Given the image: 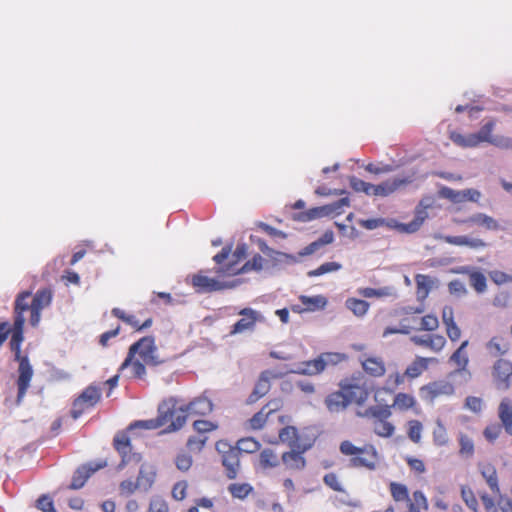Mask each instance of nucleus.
Wrapping results in <instances>:
<instances>
[{
  "instance_id": "nucleus-38",
  "label": "nucleus",
  "mask_w": 512,
  "mask_h": 512,
  "mask_svg": "<svg viewBox=\"0 0 512 512\" xmlns=\"http://www.w3.org/2000/svg\"><path fill=\"white\" fill-rule=\"evenodd\" d=\"M423 432V424L417 419H411L406 423V433L410 441L415 444L421 442Z\"/></svg>"
},
{
  "instance_id": "nucleus-37",
  "label": "nucleus",
  "mask_w": 512,
  "mask_h": 512,
  "mask_svg": "<svg viewBox=\"0 0 512 512\" xmlns=\"http://www.w3.org/2000/svg\"><path fill=\"white\" fill-rule=\"evenodd\" d=\"M417 404V401L414 396L400 392L395 395L392 407H395L401 411H407L409 409H413Z\"/></svg>"
},
{
  "instance_id": "nucleus-45",
  "label": "nucleus",
  "mask_w": 512,
  "mask_h": 512,
  "mask_svg": "<svg viewBox=\"0 0 512 512\" xmlns=\"http://www.w3.org/2000/svg\"><path fill=\"white\" fill-rule=\"evenodd\" d=\"M459 442V454L463 457L470 458L474 454V442L473 440L464 433H460L458 437Z\"/></svg>"
},
{
  "instance_id": "nucleus-10",
  "label": "nucleus",
  "mask_w": 512,
  "mask_h": 512,
  "mask_svg": "<svg viewBox=\"0 0 512 512\" xmlns=\"http://www.w3.org/2000/svg\"><path fill=\"white\" fill-rule=\"evenodd\" d=\"M216 449L221 453V463L225 468L226 477L231 480L235 479L240 469V449L225 442H218Z\"/></svg>"
},
{
  "instance_id": "nucleus-6",
  "label": "nucleus",
  "mask_w": 512,
  "mask_h": 512,
  "mask_svg": "<svg viewBox=\"0 0 512 512\" xmlns=\"http://www.w3.org/2000/svg\"><path fill=\"white\" fill-rule=\"evenodd\" d=\"M157 412L161 419L160 424L167 425V432L178 431L186 424L187 413L184 405L178 406V400L175 397L161 401Z\"/></svg>"
},
{
  "instance_id": "nucleus-12",
  "label": "nucleus",
  "mask_w": 512,
  "mask_h": 512,
  "mask_svg": "<svg viewBox=\"0 0 512 512\" xmlns=\"http://www.w3.org/2000/svg\"><path fill=\"white\" fill-rule=\"evenodd\" d=\"M349 205V199L347 197H344L331 204L311 208L308 211L302 213L299 219L302 221H311L313 219L320 218L323 216L339 215L342 213V208L348 207Z\"/></svg>"
},
{
  "instance_id": "nucleus-8",
  "label": "nucleus",
  "mask_w": 512,
  "mask_h": 512,
  "mask_svg": "<svg viewBox=\"0 0 512 512\" xmlns=\"http://www.w3.org/2000/svg\"><path fill=\"white\" fill-rule=\"evenodd\" d=\"M496 122L494 120H489L482 125L480 130L477 133H471L468 135H463L458 132H451L450 139L451 141L462 147V148H473L477 147L483 142L493 144V139L496 136L493 135V131L495 128Z\"/></svg>"
},
{
  "instance_id": "nucleus-23",
  "label": "nucleus",
  "mask_w": 512,
  "mask_h": 512,
  "mask_svg": "<svg viewBox=\"0 0 512 512\" xmlns=\"http://www.w3.org/2000/svg\"><path fill=\"white\" fill-rule=\"evenodd\" d=\"M106 466V462L98 463V464H88L83 465L78 468L73 474L71 483L69 485L70 489L77 490L84 486L88 478L95 473L97 470Z\"/></svg>"
},
{
  "instance_id": "nucleus-36",
  "label": "nucleus",
  "mask_w": 512,
  "mask_h": 512,
  "mask_svg": "<svg viewBox=\"0 0 512 512\" xmlns=\"http://www.w3.org/2000/svg\"><path fill=\"white\" fill-rule=\"evenodd\" d=\"M487 349L492 356L498 357L506 354L510 347L505 339L495 336L487 343Z\"/></svg>"
},
{
  "instance_id": "nucleus-61",
  "label": "nucleus",
  "mask_w": 512,
  "mask_h": 512,
  "mask_svg": "<svg viewBox=\"0 0 512 512\" xmlns=\"http://www.w3.org/2000/svg\"><path fill=\"white\" fill-rule=\"evenodd\" d=\"M359 295L365 297V298H381L386 297L390 295V291L388 288H380L375 289L371 287L361 288L358 290Z\"/></svg>"
},
{
  "instance_id": "nucleus-25",
  "label": "nucleus",
  "mask_w": 512,
  "mask_h": 512,
  "mask_svg": "<svg viewBox=\"0 0 512 512\" xmlns=\"http://www.w3.org/2000/svg\"><path fill=\"white\" fill-rule=\"evenodd\" d=\"M412 341L415 345L430 349L435 353L440 352L447 343L445 337L440 334H426L414 336L412 338Z\"/></svg>"
},
{
  "instance_id": "nucleus-47",
  "label": "nucleus",
  "mask_w": 512,
  "mask_h": 512,
  "mask_svg": "<svg viewBox=\"0 0 512 512\" xmlns=\"http://www.w3.org/2000/svg\"><path fill=\"white\" fill-rule=\"evenodd\" d=\"M350 187L355 192L364 193L367 196H373L372 192L374 189V184L365 182L364 180L357 178L356 176H352L349 178Z\"/></svg>"
},
{
  "instance_id": "nucleus-31",
  "label": "nucleus",
  "mask_w": 512,
  "mask_h": 512,
  "mask_svg": "<svg viewBox=\"0 0 512 512\" xmlns=\"http://www.w3.org/2000/svg\"><path fill=\"white\" fill-rule=\"evenodd\" d=\"M498 417L502 423L505 432L512 436V401L504 398L498 407Z\"/></svg>"
},
{
  "instance_id": "nucleus-5",
  "label": "nucleus",
  "mask_w": 512,
  "mask_h": 512,
  "mask_svg": "<svg viewBox=\"0 0 512 512\" xmlns=\"http://www.w3.org/2000/svg\"><path fill=\"white\" fill-rule=\"evenodd\" d=\"M359 416L371 421L373 432L381 438H390L395 433V425L389 420L392 416V406L373 405L359 412Z\"/></svg>"
},
{
  "instance_id": "nucleus-22",
  "label": "nucleus",
  "mask_w": 512,
  "mask_h": 512,
  "mask_svg": "<svg viewBox=\"0 0 512 512\" xmlns=\"http://www.w3.org/2000/svg\"><path fill=\"white\" fill-rule=\"evenodd\" d=\"M309 449V446L291 449L282 454L281 460L289 470H303L306 466V460L303 454Z\"/></svg>"
},
{
  "instance_id": "nucleus-44",
  "label": "nucleus",
  "mask_w": 512,
  "mask_h": 512,
  "mask_svg": "<svg viewBox=\"0 0 512 512\" xmlns=\"http://www.w3.org/2000/svg\"><path fill=\"white\" fill-rule=\"evenodd\" d=\"M389 489L392 498L396 502L409 501V491L406 485L397 482H391L389 485Z\"/></svg>"
},
{
  "instance_id": "nucleus-40",
  "label": "nucleus",
  "mask_w": 512,
  "mask_h": 512,
  "mask_svg": "<svg viewBox=\"0 0 512 512\" xmlns=\"http://www.w3.org/2000/svg\"><path fill=\"white\" fill-rule=\"evenodd\" d=\"M227 490L233 498L244 500L254 489L249 483H231Z\"/></svg>"
},
{
  "instance_id": "nucleus-14",
  "label": "nucleus",
  "mask_w": 512,
  "mask_h": 512,
  "mask_svg": "<svg viewBox=\"0 0 512 512\" xmlns=\"http://www.w3.org/2000/svg\"><path fill=\"white\" fill-rule=\"evenodd\" d=\"M238 315H240L241 318L231 326L229 332V335L231 336L241 334L246 331H253L256 323L263 321V316L260 312L252 308H243L238 312Z\"/></svg>"
},
{
  "instance_id": "nucleus-42",
  "label": "nucleus",
  "mask_w": 512,
  "mask_h": 512,
  "mask_svg": "<svg viewBox=\"0 0 512 512\" xmlns=\"http://www.w3.org/2000/svg\"><path fill=\"white\" fill-rule=\"evenodd\" d=\"M299 300L306 309V311H314L319 308H324L327 303L325 297L320 295L313 297L301 295L299 297Z\"/></svg>"
},
{
  "instance_id": "nucleus-29",
  "label": "nucleus",
  "mask_w": 512,
  "mask_h": 512,
  "mask_svg": "<svg viewBox=\"0 0 512 512\" xmlns=\"http://www.w3.org/2000/svg\"><path fill=\"white\" fill-rule=\"evenodd\" d=\"M437 362L436 358L430 357H416L415 360L406 368L404 376L410 379L419 377L425 370L428 369L430 363Z\"/></svg>"
},
{
  "instance_id": "nucleus-50",
  "label": "nucleus",
  "mask_w": 512,
  "mask_h": 512,
  "mask_svg": "<svg viewBox=\"0 0 512 512\" xmlns=\"http://www.w3.org/2000/svg\"><path fill=\"white\" fill-rule=\"evenodd\" d=\"M259 461L264 469L274 468L279 464L277 455L271 449H264L260 453Z\"/></svg>"
},
{
  "instance_id": "nucleus-46",
  "label": "nucleus",
  "mask_w": 512,
  "mask_h": 512,
  "mask_svg": "<svg viewBox=\"0 0 512 512\" xmlns=\"http://www.w3.org/2000/svg\"><path fill=\"white\" fill-rule=\"evenodd\" d=\"M432 438L433 443L438 447L445 446L448 443L447 430L440 420L436 422V426L432 432Z\"/></svg>"
},
{
  "instance_id": "nucleus-15",
  "label": "nucleus",
  "mask_w": 512,
  "mask_h": 512,
  "mask_svg": "<svg viewBox=\"0 0 512 512\" xmlns=\"http://www.w3.org/2000/svg\"><path fill=\"white\" fill-rule=\"evenodd\" d=\"M246 256L247 246L245 244H239L233 253H231V246L223 247L222 250L213 257V260L219 267L232 264L235 265V267H239V262L245 259Z\"/></svg>"
},
{
  "instance_id": "nucleus-1",
  "label": "nucleus",
  "mask_w": 512,
  "mask_h": 512,
  "mask_svg": "<svg viewBox=\"0 0 512 512\" xmlns=\"http://www.w3.org/2000/svg\"><path fill=\"white\" fill-rule=\"evenodd\" d=\"M52 297L53 294L50 288L38 290L33 297L29 291H23L17 295L14 303L15 318L13 329L10 332L12 333L10 340L22 344L24 340V312L30 311V324L37 327L41 320V312L51 304Z\"/></svg>"
},
{
  "instance_id": "nucleus-9",
  "label": "nucleus",
  "mask_w": 512,
  "mask_h": 512,
  "mask_svg": "<svg viewBox=\"0 0 512 512\" xmlns=\"http://www.w3.org/2000/svg\"><path fill=\"white\" fill-rule=\"evenodd\" d=\"M101 400V390L94 385L87 386L73 401L70 414L73 419H78L82 414L94 408Z\"/></svg>"
},
{
  "instance_id": "nucleus-21",
  "label": "nucleus",
  "mask_w": 512,
  "mask_h": 512,
  "mask_svg": "<svg viewBox=\"0 0 512 512\" xmlns=\"http://www.w3.org/2000/svg\"><path fill=\"white\" fill-rule=\"evenodd\" d=\"M191 284L198 293H210L214 291L223 290L228 287L227 284L218 281L215 278H210L202 273L192 276Z\"/></svg>"
},
{
  "instance_id": "nucleus-34",
  "label": "nucleus",
  "mask_w": 512,
  "mask_h": 512,
  "mask_svg": "<svg viewBox=\"0 0 512 512\" xmlns=\"http://www.w3.org/2000/svg\"><path fill=\"white\" fill-rule=\"evenodd\" d=\"M479 470L492 493L500 494L496 468L490 463H481Z\"/></svg>"
},
{
  "instance_id": "nucleus-64",
  "label": "nucleus",
  "mask_w": 512,
  "mask_h": 512,
  "mask_svg": "<svg viewBox=\"0 0 512 512\" xmlns=\"http://www.w3.org/2000/svg\"><path fill=\"white\" fill-rule=\"evenodd\" d=\"M489 276L491 280L497 285L512 283V275L501 270L491 271Z\"/></svg>"
},
{
  "instance_id": "nucleus-52",
  "label": "nucleus",
  "mask_w": 512,
  "mask_h": 512,
  "mask_svg": "<svg viewBox=\"0 0 512 512\" xmlns=\"http://www.w3.org/2000/svg\"><path fill=\"white\" fill-rule=\"evenodd\" d=\"M325 363L319 356L316 359L303 362V373L309 375H316L324 371Z\"/></svg>"
},
{
  "instance_id": "nucleus-17",
  "label": "nucleus",
  "mask_w": 512,
  "mask_h": 512,
  "mask_svg": "<svg viewBox=\"0 0 512 512\" xmlns=\"http://www.w3.org/2000/svg\"><path fill=\"white\" fill-rule=\"evenodd\" d=\"M113 445L122 458L118 466V469H122L126 464H128L131 461H135L136 464L140 463L141 456L140 454L132 453L131 441L126 434L115 436L113 440Z\"/></svg>"
},
{
  "instance_id": "nucleus-60",
  "label": "nucleus",
  "mask_w": 512,
  "mask_h": 512,
  "mask_svg": "<svg viewBox=\"0 0 512 512\" xmlns=\"http://www.w3.org/2000/svg\"><path fill=\"white\" fill-rule=\"evenodd\" d=\"M323 482L327 487L335 492L343 493L345 491L338 475L334 472L325 474L323 477Z\"/></svg>"
},
{
  "instance_id": "nucleus-56",
  "label": "nucleus",
  "mask_w": 512,
  "mask_h": 512,
  "mask_svg": "<svg viewBox=\"0 0 512 512\" xmlns=\"http://www.w3.org/2000/svg\"><path fill=\"white\" fill-rule=\"evenodd\" d=\"M146 512H170L168 502L161 496H153Z\"/></svg>"
},
{
  "instance_id": "nucleus-30",
  "label": "nucleus",
  "mask_w": 512,
  "mask_h": 512,
  "mask_svg": "<svg viewBox=\"0 0 512 512\" xmlns=\"http://www.w3.org/2000/svg\"><path fill=\"white\" fill-rule=\"evenodd\" d=\"M111 312L115 317L130 325L136 331H142L144 329L150 328L153 323L151 317L147 318L143 323H140L139 320L136 319V316L127 314L120 308H113Z\"/></svg>"
},
{
  "instance_id": "nucleus-2",
  "label": "nucleus",
  "mask_w": 512,
  "mask_h": 512,
  "mask_svg": "<svg viewBox=\"0 0 512 512\" xmlns=\"http://www.w3.org/2000/svg\"><path fill=\"white\" fill-rule=\"evenodd\" d=\"M157 350L153 336L142 337L129 347L127 356L119 367V372L129 368L132 378L145 379V365L157 366L163 362L159 359Z\"/></svg>"
},
{
  "instance_id": "nucleus-18",
  "label": "nucleus",
  "mask_w": 512,
  "mask_h": 512,
  "mask_svg": "<svg viewBox=\"0 0 512 512\" xmlns=\"http://www.w3.org/2000/svg\"><path fill=\"white\" fill-rule=\"evenodd\" d=\"M363 371L372 378L383 377L386 373V364L382 357L363 354L358 358Z\"/></svg>"
},
{
  "instance_id": "nucleus-27",
  "label": "nucleus",
  "mask_w": 512,
  "mask_h": 512,
  "mask_svg": "<svg viewBox=\"0 0 512 512\" xmlns=\"http://www.w3.org/2000/svg\"><path fill=\"white\" fill-rule=\"evenodd\" d=\"M187 417L189 415L205 416L213 411L214 405L212 401L205 395L194 398L187 404H184Z\"/></svg>"
},
{
  "instance_id": "nucleus-13",
  "label": "nucleus",
  "mask_w": 512,
  "mask_h": 512,
  "mask_svg": "<svg viewBox=\"0 0 512 512\" xmlns=\"http://www.w3.org/2000/svg\"><path fill=\"white\" fill-rule=\"evenodd\" d=\"M491 375L498 390H508L512 378V362L503 358L498 359L492 367Z\"/></svg>"
},
{
  "instance_id": "nucleus-28",
  "label": "nucleus",
  "mask_w": 512,
  "mask_h": 512,
  "mask_svg": "<svg viewBox=\"0 0 512 512\" xmlns=\"http://www.w3.org/2000/svg\"><path fill=\"white\" fill-rule=\"evenodd\" d=\"M278 437L280 442L287 444L291 449L307 446L302 443L298 430L294 426L283 427L279 431Z\"/></svg>"
},
{
  "instance_id": "nucleus-19",
  "label": "nucleus",
  "mask_w": 512,
  "mask_h": 512,
  "mask_svg": "<svg viewBox=\"0 0 512 512\" xmlns=\"http://www.w3.org/2000/svg\"><path fill=\"white\" fill-rule=\"evenodd\" d=\"M280 404L277 400L269 401L257 413H255L245 423L246 427L250 430H260L264 427L269 416L279 410Z\"/></svg>"
},
{
  "instance_id": "nucleus-3",
  "label": "nucleus",
  "mask_w": 512,
  "mask_h": 512,
  "mask_svg": "<svg viewBox=\"0 0 512 512\" xmlns=\"http://www.w3.org/2000/svg\"><path fill=\"white\" fill-rule=\"evenodd\" d=\"M339 386V391L332 392L325 398V405L331 413L345 410L352 402L362 404L367 399V391L356 383L344 380Z\"/></svg>"
},
{
  "instance_id": "nucleus-35",
  "label": "nucleus",
  "mask_w": 512,
  "mask_h": 512,
  "mask_svg": "<svg viewBox=\"0 0 512 512\" xmlns=\"http://www.w3.org/2000/svg\"><path fill=\"white\" fill-rule=\"evenodd\" d=\"M472 225H477L490 231H497L500 225L496 219L484 213H476L471 216Z\"/></svg>"
},
{
  "instance_id": "nucleus-48",
  "label": "nucleus",
  "mask_w": 512,
  "mask_h": 512,
  "mask_svg": "<svg viewBox=\"0 0 512 512\" xmlns=\"http://www.w3.org/2000/svg\"><path fill=\"white\" fill-rule=\"evenodd\" d=\"M461 497L469 509L473 512H479L478 500L470 487L466 485L461 486Z\"/></svg>"
},
{
  "instance_id": "nucleus-4",
  "label": "nucleus",
  "mask_w": 512,
  "mask_h": 512,
  "mask_svg": "<svg viewBox=\"0 0 512 512\" xmlns=\"http://www.w3.org/2000/svg\"><path fill=\"white\" fill-rule=\"evenodd\" d=\"M339 450L341 454L350 457L348 466L351 468L373 471L378 466L379 454L371 443L358 447L351 441L344 440L340 443Z\"/></svg>"
},
{
  "instance_id": "nucleus-62",
  "label": "nucleus",
  "mask_w": 512,
  "mask_h": 512,
  "mask_svg": "<svg viewBox=\"0 0 512 512\" xmlns=\"http://www.w3.org/2000/svg\"><path fill=\"white\" fill-rule=\"evenodd\" d=\"M199 508L211 510L214 508V501L208 497H201L194 500V505L188 508L187 512H200Z\"/></svg>"
},
{
  "instance_id": "nucleus-43",
  "label": "nucleus",
  "mask_w": 512,
  "mask_h": 512,
  "mask_svg": "<svg viewBox=\"0 0 512 512\" xmlns=\"http://www.w3.org/2000/svg\"><path fill=\"white\" fill-rule=\"evenodd\" d=\"M409 512H420L428 509V501L422 491L413 492L412 499L409 498Z\"/></svg>"
},
{
  "instance_id": "nucleus-7",
  "label": "nucleus",
  "mask_w": 512,
  "mask_h": 512,
  "mask_svg": "<svg viewBox=\"0 0 512 512\" xmlns=\"http://www.w3.org/2000/svg\"><path fill=\"white\" fill-rule=\"evenodd\" d=\"M9 345L11 351L14 352V360L19 363L17 370L18 377L16 380L18 390L16 402L20 404L30 387L34 372L29 358L21 354V343L10 340Z\"/></svg>"
},
{
  "instance_id": "nucleus-26",
  "label": "nucleus",
  "mask_w": 512,
  "mask_h": 512,
  "mask_svg": "<svg viewBox=\"0 0 512 512\" xmlns=\"http://www.w3.org/2000/svg\"><path fill=\"white\" fill-rule=\"evenodd\" d=\"M442 322L445 326L447 337L451 342H457L461 338V329L454 319V310L451 306H444L442 309Z\"/></svg>"
},
{
  "instance_id": "nucleus-32",
  "label": "nucleus",
  "mask_w": 512,
  "mask_h": 512,
  "mask_svg": "<svg viewBox=\"0 0 512 512\" xmlns=\"http://www.w3.org/2000/svg\"><path fill=\"white\" fill-rule=\"evenodd\" d=\"M443 240L451 245L466 246L472 249H482L487 246V243L480 238H469L467 236H444Z\"/></svg>"
},
{
  "instance_id": "nucleus-16",
  "label": "nucleus",
  "mask_w": 512,
  "mask_h": 512,
  "mask_svg": "<svg viewBox=\"0 0 512 512\" xmlns=\"http://www.w3.org/2000/svg\"><path fill=\"white\" fill-rule=\"evenodd\" d=\"M264 258L260 254H256L251 260H248L241 267L235 265H224L216 269V273L221 276H235L242 273H247L252 270L260 271L263 268Z\"/></svg>"
},
{
  "instance_id": "nucleus-55",
  "label": "nucleus",
  "mask_w": 512,
  "mask_h": 512,
  "mask_svg": "<svg viewBox=\"0 0 512 512\" xmlns=\"http://www.w3.org/2000/svg\"><path fill=\"white\" fill-rule=\"evenodd\" d=\"M174 463L178 470L187 472L193 464V458L188 452L181 451L176 455Z\"/></svg>"
},
{
  "instance_id": "nucleus-58",
  "label": "nucleus",
  "mask_w": 512,
  "mask_h": 512,
  "mask_svg": "<svg viewBox=\"0 0 512 512\" xmlns=\"http://www.w3.org/2000/svg\"><path fill=\"white\" fill-rule=\"evenodd\" d=\"M440 197L451 201L452 203H461L464 202V194L462 191L454 190L450 187H442L439 190Z\"/></svg>"
},
{
  "instance_id": "nucleus-20",
  "label": "nucleus",
  "mask_w": 512,
  "mask_h": 512,
  "mask_svg": "<svg viewBox=\"0 0 512 512\" xmlns=\"http://www.w3.org/2000/svg\"><path fill=\"white\" fill-rule=\"evenodd\" d=\"M276 377H277V375L273 374L270 370L263 371L260 374L257 382L255 383V386H254L252 392L248 396V398L246 400V403L247 404H254L259 399H261L262 397L267 395L269 393L270 389H271L270 380L272 378H276Z\"/></svg>"
},
{
  "instance_id": "nucleus-57",
  "label": "nucleus",
  "mask_w": 512,
  "mask_h": 512,
  "mask_svg": "<svg viewBox=\"0 0 512 512\" xmlns=\"http://www.w3.org/2000/svg\"><path fill=\"white\" fill-rule=\"evenodd\" d=\"M340 268L341 265L337 262H326L320 265L318 268L308 271L307 275L308 277H317L326 273L338 271Z\"/></svg>"
},
{
  "instance_id": "nucleus-24",
  "label": "nucleus",
  "mask_w": 512,
  "mask_h": 512,
  "mask_svg": "<svg viewBox=\"0 0 512 512\" xmlns=\"http://www.w3.org/2000/svg\"><path fill=\"white\" fill-rule=\"evenodd\" d=\"M411 182L408 178L394 177L374 185L373 196L387 197Z\"/></svg>"
},
{
  "instance_id": "nucleus-63",
  "label": "nucleus",
  "mask_w": 512,
  "mask_h": 512,
  "mask_svg": "<svg viewBox=\"0 0 512 512\" xmlns=\"http://www.w3.org/2000/svg\"><path fill=\"white\" fill-rule=\"evenodd\" d=\"M439 327L438 318L433 314H427L421 318L420 330L435 331Z\"/></svg>"
},
{
  "instance_id": "nucleus-53",
  "label": "nucleus",
  "mask_w": 512,
  "mask_h": 512,
  "mask_svg": "<svg viewBox=\"0 0 512 512\" xmlns=\"http://www.w3.org/2000/svg\"><path fill=\"white\" fill-rule=\"evenodd\" d=\"M207 440L208 437L206 435H193L187 439L186 447L190 452H201Z\"/></svg>"
},
{
  "instance_id": "nucleus-54",
  "label": "nucleus",
  "mask_w": 512,
  "mask_h": 512,
  "mask_svg": "<svg viewBox=\"0 0 512 512\" xmlns=\"http://www.w3.org/2000/svg\"><path fill=\"white\" fill-rule=\"evenodd\" d=\"M415 282L417 286L418 295H422V297H426L431 290L432 280L428 275L417 274L415 276Z\"/></svg>"
},
{
  "instance_id": "nucleus-41",
  "label": "nucleus",
  "mask_w": 512,
  "mask_h": 512,
  "mask_svg": "<svg viewBox=\"0 0 512 512\" xmlns=\"http://www.w3.org/2000/svg\"><path fill=\"white\" fill-rule=\"evenodd\" d=\"M155 477V472L148 471L144 468L143 465H141L136 479L137 483H139V489L144 491L151 489L155 482Z\"/></svg>"
},
{
  "instance_id": "nucleus-11",
  "label": "nucleus",
  "mask_w": 512,
  "mask_h": 512,
  "mask_svg": "<svg viewBox=\"0 0 512 512\" xmlns=\"http://www.w3.org/2000/svg\"><path fill=\"white\" fill-rule=\"evenodd\" d=\"M454 392V385L446 380L433 381L420 388L422 400L430 403L441 397L452 396Z\"/></svg>"
},
{
  "instance_id": "nucleus-49",
  "label": "nucleus",
  "mask_w": 512,
  "mask_h": 512,
  "mask_svg": "<svg viewBox=\"0 0 512 512\" xmlns=\"http://www.w3.org/2000/svg\"><path fill=\"white\" fill-rule=\"evenodd\" d=\"M189 483L187 480L177 481L171 489V497L175 501H183L188 495Z\"/></svg>"
},
{
  "instance_id": "nucleus-33",
  "label": "nucleus",
  "mask_w": 512,
  "mask_h": 512,
  "mask_svg": "<svg viewBox=\"0 0 512 512\" xmlns=\"http://www.w3.org/2000/svg\"><path fill=\"white\" fill-rule=\"evenodd\" d=\"M468 345L469 341L464 340L449 358V362L455 365L459 372L465 371L468 366L469 357L466 351Z\"/></svg>"
},
{
  "instance_id": "nucleus-39",
  "label": "nucleus",
  "mask_w": 512,
  "mask_h": 512,
  "mask_svg": "<svg viewBox=\"0 0 512 512\" xmlns=\"http://www.w3.org/2000/svg\"><path fill=\"white\" fill-rule=\"evenodd\" d=\"M345 306L347 309H349L355 316L362 317L364 316L368 309H369V303L365 300L358 299V298H348L345 302Z\"/></svg>"
},
{
  "instance_id": "nucleus-59",
  "label": "nucleus",
  "mask_w": 512,
  "mask_h": 512,
  "mask_svg": "<svg viewBox=\"0 0 512 512\" xmlns=\"http://www.w3.org/2000/svg\"><path fill=\"white\" fill-rule=\"evenodd\" d=\"M193 429L198 435H206L218 429V424L208 420H196L193 422Z\"/></svg>"
},
{
  "instance_id": "nucleus-51",
  "label": "nucleus",
  "mask_w": 512,
  "mask_h": 512,
  "mask_svg": "<svg viewBox=\"0 0 512 512\" xmlns=\"http://www.w3.org/2000/svg\"><path fill=\"white\" fill-rule=\"evenodd\" d=\"M470 285L478 292L483 293L487 288L486 277L479 271H472L469 273Z\"/></svg>"
}]
</instances>
